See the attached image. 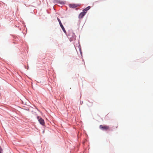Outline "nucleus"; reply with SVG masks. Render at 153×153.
I'll list each match as a JSON object with an SVG mask.
<instances>
[{
	"instance_id": "nucleus-3",
	"label": "nucleus",
	"mask_w": 153,
	"mask_h": 153,
	"mask_svg": "<svg viewBox=\"0 0 153 153\" xmlns=\"http://www.w3.org/2000/svg\"><path fill=\"white\" fill-rule=\"evenodd\" d=\"M85 12H81L80 13L79 16V19H82L85 15L86 14Z\"/></svg>"
},
{
	"instance_id": "nucleus-1",
	"label": "nucleus",
	"mask_w": 153,
	"mask_h": 153,
	"mask_svg": "<svg viewBox=\"0 0 153 153\" xmlns=\"http://www.w3.org/2000/svg\"><path fill=\"white\" fill-rule=\"evenodd\" d=\"M99 127L100 129L103 130L107 131L110 129L109 127L105 125H100Z\"/></svg>"
},
{
	"instance_id": "nucleus-4",
	"label": "nucleus",
	"mask_w": 153,
	"mask_h": 153,
	"mask_svg": "<svg viewBox=\"0 0 153 153\" xmlns=\"http://www.w3.org/2000/svg\"><path fill=\"white\" fill-rule=\"evenodd\" d=\"M77 5L74 4H71L69 5L70 7L73 8H76L77 7Z\"/></svg>"
},
{
	"instance_id": "nucleus-12",
	"label": "nucleus",
	"mask_w": 153,
	"mask_h": 153,
	"mask_svg": "<svg viewBox=\"0 0 153 153\" xmlns=\"http://www.w3.org/2000/svg\"><path fill=\"white\" fill-rule=\"evenodd\" d=\"M118 127V125H117L116 126V128H117Z\"/></svg>"
},
{
	"instance_id": "nucleus-7",
	"label": "nucleus",
	"mask_w": 153,
	"mask_h": 153,
	"mask_svg": "<svg viewBox=\"0 0 153 153\" xmlns=\"http://www.w3.org/2000/svg\"><path fill=\"white\" fill-rule=\"evenodd\" d=\"M3 150L1 146H0V153H2Z\"/></svg>"
},
{
	"instance_id": "nucleus-2",
	"label": "nucleus",
	"mask_w": 153,
	"mask_h": 153,
	"mask_svg": "<svg viewBox=\"0 0 153 153\" xmlns=\"http://www.w3.org/2000/svg\"><path fill=\"white\" fill-rule=\"evenodd\" d=\"M37 119L38 120L40 123L42 125L44 126L45 125V122L44 120L39 117H37Z\"/></svg>"
},
{
	"instance_id": "nucleus-6",
	"label": "nucleus",
	"mask_w": 153,
	"mask_h": 153,
	"mask_svg": "<svg viewBox=\"0 0 153 153\" xmlns=\"http://www.w3.org/2000/svg\"><path fill=\"white\" fill-rule=\"evenodd\" d=\"M57 19L59 22V25H61V24H62L61 22V21H60V19L58 18V17H57Z\"/></svg>"
},
{
	"instance_id": "nucleus-8",
	"label": "nucleus",
	"mask_w": 153,
	"mask_h": 153,
	"mask_svg": "<svg viewBox=\"0 0 153 153\" xmlns=\"http://www.w3.org/2000/svg\"><path fill=\"white\" fill-rule=\"evenodd\" d=\"M62 29H63L64 27L63 25H62V24H61V25H60Z\"/></svg>"
},
{
	"instance_id": "nucleus-13",
	"label": "nucleus",
	"mask_w": 153,
	"mask_h": 153,
	"mask_svg": "<svg viewBox=\"0 0 153 153\" xmlns=\"http://www.w3.org/2000/svg\"><path fill=\"white\" fill-rule=\"evenodd\" d=\"M60 3L61 4H63V3H62V2L61 3Z\"/></svg>"
},
{
	"instance_id": "nucleus-10",
	"label": "nucleus",
	"mask_w": 153,
	"mask_h": 153,
	"mask_svg": "<svg viewBox=\"0 0 153 153\" xmlns=\"http://www.w3.org/2000/svg\"><path fill=\"white\" fill-rule=\"evenodd\" d=\"M62 30L63 31V32L65 33H66V32L65 29V28H64L63 29H62Z\"/></svg>"
},
{
	"instance_id": "nucleus-9",
	"label": "nucleus",
	"mask_w": 153,
	"mask_h": 153,
	"mask_svg": "<svg viewBox=\"0 0 153 153\" xmlns=\"http://www.w3.org/2000/svg\"><path fill=\"white\" fill-rule=\"evenodd\" d=\"M62 30L63 31V32L65 33H66V32L65 29V28H64L63 29H62Z\"/></svg>"
},
{
	"instance_id": "nucleus-5",
	"label": "nucleus",
	"mask_w": 153,
	"mask_h": 153,
	"mask_svg": "<svg viewBox=\"0 0 153 153\" xmlns=\"http://www.w3.org/2000/svg\"><path fill=\"white\" fill-rule=\"evenodd\" d=\"M90 8H91V7L90 6H88L86 8H85V9H84L83 10V11L85 12L86 13L87 11Z\"/></svg>"
},
{
	"instance_id": "nucleus-11",
	"label": "nucleus",
	"mask_w": 153,
	"mask_h": 153,
	"mask_svg": "<svg viewBox=\"0 0 153 153\" xmlns=\"http://www.w3.org/2000/svg\"><path fill=\"white\" fill-rule=\"evenodd\" d=\"M62 30L63 31V32L65 33H66V32L65 29V28H64L63 29H62Z\"/></svg>"
}]
</instances>
